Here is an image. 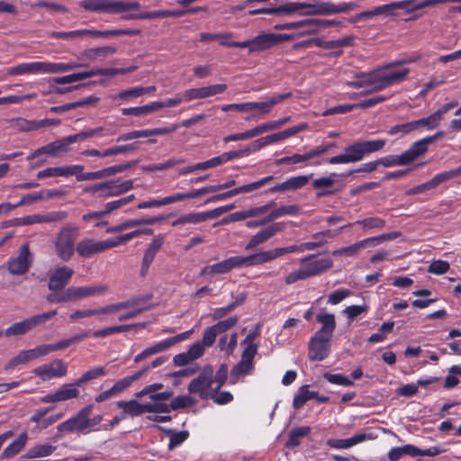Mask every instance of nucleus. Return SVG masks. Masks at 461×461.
<instances>
[{
	"instance_id": "nucleus-1",
	"label": "nucleus",
	"mask_w": 461,
	"mask_h": 461,
	"mask_svg": "<svg viewBox=\"0 0 461 461\" xmlns=\"http://www.w3.org/2000/svg\"><path fill=\"white\" fill-rule=\"evenodd\" d=\"M402 74H385L384 70L376 68L367 73H358L355 75V80L348 82V86L351 87L360 88L370 86L371 88L366 92H362L359 95H366L371 93H376L393 86V82L402 79Z\"/></svg>"
},
{
	"instance_id": "nucleus-2",
	"label": "nucleus",
	"mask_w": 461,
	"mask_h": 461,
	"mask_svg": "<svg viewBox=\"0 0 461 461\" xmlns=\"http://www.w3.org/2000/svg\"><path fill=\"white\" fill-rule=\"evenodd\" d=\"M81 65L74 62L54 63L48 61H36L21 63L7 69V74L15 75H36V74H57L64 73L80 68Z\"/></svg>"
},
{
	"instance_id": "nucleus-3",
	"label": "nucleus",
	"mask_w": 461,
	"mask_h": 461,
	"mask_svg": "<svg viewBox=\"0 0 461 461\" xmlns=\"http://www.w3.org/2000/svg\"><path fill=\"white\" fill-rule=\"evenodd\" d=\"M79 5L86 11L112 14L141 9L140 4L137 1L82 0Z\"/></svg>"
},
{
	"instance_id": "nucleus-4",
	"label": "nucleus",
	"mask_w": 461,
	"mask_h": 461,
	"mask_svg": "<svg viewBox=\"0 0 461 461\" xmlns=\"http://www.w3.org/2000/svg\"><path fill=\"white\" fill-rule=\"evenodd\" d=\"M78 235L79 230L75 225L68 224L59 230L54 241V249L60 260L68 262L73 258Z\"/></svg>"
},
{
	"instance_id": "nucleus-5",
	"label": "nucleus",
	"mask_w": 461,
	"mask_h": 461,
	"mask_svg": "<svg viewBox=\"0 0 461 461\" xmlns=\"http://www.w3.org/2000/svg\"><path fill=\"white\" fill-rule=\"evenodd\" d=\"M213 367L210 365L203 367L200 375L194 378L188 384V392L192 394H197L202 400H207L212 397L213 385Z\"/></svg>"
},
{
	"instance_id": "nucleus-6",
	"label": "nucleus",
	"mask_w": 461,
	"mask_h": 461,
	"mask_svg": "<svg viewBox=\"0 0 461 461\" xmlns=\"http://www.w3.org/2000/svg\"><path fill=\"white\" fill-rule=\"evenodd\" d=\"M93 409V404L85 406L75 416L59 423L57 427L58 431L61 433H88V416H91Z\"/></svg>"
},
{
	"instance_id": "nucleus-7",
	"label": "nucleus",
	"mask_w": 461,
	"mask_h": 461,
	"mask_svg": "<svg viewBox=\"0 0 461 461\" xmlns=\"http://www.w3.org/2000/svg\"><path fill=\"white\" fill-rule=\"evenodd\" d=\"M353 171L343 172L340 174L330 173L328 176H322L312 182L313 189L318 190L317 196L323 197L335 194L343 189V185L337 186L338 178L345 179L351 176Z\"/></svg>"
},
{
	"instance_id": "nucleus-8",
	"label": "nucleus",
	"mask_w": 461,
	"mask_h": 461,
	"mask_svg": "<svg viewBox=\"0 0 461 461\" xmlns=\"http://www.w3.org/2000/svg\"><path fill=\"white\" fill-rule=\"evenodd\" d=\"M285 228V224L283 221L272 222L268 225H266L250 238L245 246V249L252 250L258 246L266 243L277 233L282 232Z\"/></svg>"
},
{
	"instance_id": "nucleus-9",
	"label": "nucleus",
	"mask_w": 461,
	"mask_h": 461,
	"mask_svg": "<svg viewBox=\"0 0 461 461\" xmlns=\"http://www.w3.org/2000/svg\"><path fill=\"white\" fill-rule=\"evenodd\" d=\"M294 39L291 34L281 33H260L252 38L254 52H261L272 49L273 47Z\"/></svg>"
},
{
	"instance_id": "nucleus-10",
	"label": "nucleus",
	"mask_w": 461,
	"mask_h": 461,
	"mask_svg": "<svg viewBox=\"0 0 461 461\" xmlns=\"http://www.w3.org/2000/svg\"><path fill=\"white\" fill-rule=\"evenodd\" d=\"M49 354L50 350L47 344H42L27 350H22L5 364V369L10 370L18 365L26 364Z\"/></svg>"
},
{
	"instance_id": "nucleus-11",
	"label": "nucleus",
	"mask_w": 461,
	"mask_h": 461,
	"mask_svg": "<svg viewBox=\"0 0 461 461\" xmlns=\"http://www.w3.org/2000/svg\"><path fill=\"white\" fill-rule=\"evenodd\" d=\"M67 372L68 366L62 359H55L50 364L41 365L32 370V373L42 381L63 377Z\"/></svg>"
},
{
	"instance_id": "nucleus-12",
	"label": "nucleus",
	"mask_w": 461,
	"mask_h": 461,
	"mask_svg": "<svg viewBox=\"0 0 461 461\" xmlns=\"http://www.w3.org/2000/svg\"><path fill=\"white\" fill-rule=\"evenodd\" d=\"M110 249L112 248L109 239L95 240L91 238H85L77 244V254L85 258H91Z\"/></svg>"
},
{
	"instance_id": "nucleus-13",
	"label": "nucleus",
	"mask_w": 461,
	"mask_h": 461,
	"mask_svg": "<svg viewBox=\"0 0 461 461\" xmlns=\"http://www.w3.org/2000/svg\"><path fill=\"white\" fill-rule=\"evenodd\" d=\"M242 267L241 256H234L221 262L202 268L200 276H212L230 272L232 269Z\"/></svg>"
},
{
	"instance_id": "nucleus-14",
	"label": "nucleus",
	"mask_w": 461,
	"mask_h": 461,
	"mask_svg": "<svg viewBox=\"0 0 461 461\" xmlns=\"http://www.w3.org/2000/svg\"><path fill=\"white\" fill-rule=\"evenodd\" d=\"M116 68H93L88 71H83L78 73L70 74L68 76L54 77L52 81L59 85L71 84L77 81H81L95 76H116Z\"/></svg>"
},
{
	"instance_id": "nucleus-15",
	"label": "nucleus",
	"mask_w": 461,
	"mask_h": 461,
	"mask_svg": "<svg viewBox=\"0 0 461 461\" xmlns=\"http://www.w3.org/2000/svg\"><path fill=\"white\" fill-rule=\"evenodd\" d=\"M74 270L67 266H61L49 273L48 288L51 292L61 291L70 282Z\"/></svg>"
},
{
	"instance_id": "nucleus-16",
	"label": "nucleus",
	"mask_w": 461,
	"mask_h": 461,
	"mask_svg": "<svg viewBox=\"0 0 461 461\" xmlns=\"http://www.w3.org/2000/svg\"><path fill=\"white\" fill-rule=\"evenodd\" d=\"M330 339L315 335L310 339L308 357L312 361H322L330 354Z\"/></svg>"
},
{
	"instance_id": "nucleus-17",
	"label": "nucleus",
	"mask_w": 461,
	"mask_h": 461,
	"mask_svg": "<svg viewBox=\"0 0 461 461\" xmlns=\"http://www.w3.org/2000/svg\"><path fill=\"white\" fill-rule=\"evenodd\" d=\"M256 356V347H246L241 355V360L230 371V378L238 380L240 376L249 374L253 369V360Z\"/></svg>"
},
{
	"instance_id": "nucleus-18",
	"label": "nucleus",
	"mask_w": 461,
	"mask_h": 461,
	"mask_svg": "<svg viewBox=\"0 0 461 461\" xmlns=\"http://www.w3.org/2000/svg\"><path fill=\"white\" fill-rule=\"evenodd\" d=\"M31 263L29 246L24 244L21 247L19 255L9 259L8 270L13 275H23L28 271Z\"/></svg>"
},
{
	"instance_id": "nucleus-19",
	"label": "nucleus",
	"mask_w": 461,
	"mask_h": 461,
	"mask_svg": "<svg viewBox=\"0 0 461 461\" xmlns=\"http://www.w3.org/2000/svg\"><path fill=\"white\" fill-rule=\"evenodd\" d=\"M314 255H309L301 259L308 277L320 275L321 273L330 269L333 266V262L329 258L314 259Z\"/></svg>"
},
{
	"instance_id": "nucleus-20",
	"label": "nucleus",
	"mask_w": 461,
	"mask_h": 461,
	"mask_svg": "<svg viewBox=\"0 0 461 461\" xmlns=\"http://www.w3.org/2000/svg\"><path fill=\"white\" fill-rule=\"evenodd\" d=\"M165 243V237L162 234L157 235L146 249L140 267V276H145L152 264L157 253L160 250Z\"/></svg>"
},
{
	"instance_id": "nucleus-21",
	"label": "nucleus",
	"mask_w": 461,
	"mask_h": 461,
	"mask_svg": "<svg viewBox=\"0 0 461 461\" xmlns=\"http://www.w3.org/2000/svg\"><path fill=\"white\" fill-rule=\"evenodd\" d=\"M365 157L359 142L345 148L344 153L330 158L327 161L329 164H348L360 161Z\"/></svg>"
},
{
	"instance_id": "nucleus-22",
	"label": "nucleus",
	"mask_w": 461,
	"mask_h": 461,
	"mask_svg": "<svg viewBox=\"0 0 461 461\" xmlns=\"http://www.w3.org/2000/svg\"><path fill=\"white\" fill-rule=\"evenodd\" d=\"M68 217L65 211L50 212L46 214H32L17 219L21 225H32L36 223H47L61 221Z\"/></svg>"
},
{
	"instance_id": "nucleus-23",
	"label": "nucleus",
	"mask_w": 461,
	"mask_h": 461,
	"mask_svg": "<svg viewBox=\"0 0 461 461\" xmlns=\"http://www.w3.org/2000/svg\"><path fill=\"white\" fill-rule=\"evenodd\" d=\"M226 89V84H217L199 88H189L185 90V98L189 102L195 99H203L221 94Z\"/></svg>"
},
{
	"instance_id": "nucleus-24",
	"label": "nucleus",
	"mask_w": 461,
	"mask_h": 461,
	"mask_svg": "<svg viewBox=\"0 0 461 461\" xmlns=\"http://www.w3.org/2000/svg\"><path fill=\"white\" fill-rule=\"evenodd\" d=\"M103 193L99 194L100 198L106 199L109 197L119 196L133 188L132 180H111L104 182Z\"/></svg>"
},
{
	"instance_id": "nucleus-25",
	"label": "nucleus",
	"mask_w": 461,
	"mask_h": 461,
	"mask_svg": "<svg viewBox=\"0 0 461 461\" xmlns=\"http://www.w3.org/2000/svg\"><path fill=\"white\" fill-rule=\"evenodd\" d=\"M313 174L291 176L285 181L268 189L269 193L295 191L305 186Z\"/></svg>"
},
{
	"instance_id": "nucleus-26",
	"label": "nucleus",
	"mask_w": 461,
	"mask_h": 461,
	"mask_svg": "<svg viewBox=\"0 0 461 461\" xmlns=\"http://www.w3.org/2000/svg\"><path fill=\"white\" fill-rule=\"evenodd\" d=\"M84 166L82 165H70V166H61L56 167H48L37 173V177L39 179L45 177H55V176H75L77 177V173L84 171Z\"/></svg>"
},
{
	"instance_id": "nucleus-27",
	"label": "nucleus",
	"mask_w": 461,
	"mask_h": 461,
	"mask_svg": "<svg viewBox=\"0 0 461 461\" xmlns=\"http://www.w3.org/2000/svg\"><path fill=\"white\" fill-rule=\"evenodd\" d=\"M315 399L318 402L323 403L329 401V397L319 395L315 391H310L309 385L301 386L294 397L293 406L294 409H301L306 402Z\"/></svg>"
},
{
	"instance_id": "nucleus-28",
	"label": "nucleus",
	"mask_w": 461,
	"mask_h": 461,
	"mask_svg": "<svg viewBox=\"0 0 461 461\" xmlns=\"http://www.w3.org/2000/svg\"><path fill=\"white\" fill-rule=\"evenodd\" d=\"M106 291V285L68 287L71 302H76L84 298L102 294H104Z\"/></svg>"
},
{
	"instance_id": "nucleus-29",
	"label": "nucleus",
	"mask_w": 461,
	"mask_h": 461,
	"mask_svg": "<svg viewBox=\"0 0 461 461\" xmlns=\"http://www.w3.org/2000/svg\"><path fill=\"white\" fill-rule=\"evenodd\" d=\"M117 52L113 46H102L85 50L80 54V59L88 61L104 60Z\"/></svg>"
},
{
	"instance_id": "nucleus-30",
	"label": "nucleus",
	"mask_w": 461,
	"mask_h": 461,
	"mask_svg": "<svg viewBox=\"0 0 461 461\" xmlns=\"http://www.w3.org/2000/svg\"><path fill=\"white\" fill-rule=\"evenodd\" d=\"M316 321L321 324V328L315 332V335L331 339L332 334L336 329L334 314L321 312L317 314Z\"/></svg>"
},
{
	"instance_id": "nucleus-31",
	"label": "nucleus",
	"mask_w": 461,
	"mask_h": 461,
	"mask_svg": "<svg viewBox=\"0 0 461 461\" xmlns=\"http://www.w3.org/2000/svg\"><path fill=\"white\" fill-rule=\"evenodd\" d=\"M163 384L160 383L152 384L145 386L142 390L138 392L135 395L136 397H141L144 395H149L150 400H169L173 396L172 391H165L158 393L160 389L163 388Z\"/></svg>"
},
{
	"instance_id": "nucleus-32",
	"label": "nucleus",
	"mask_w": 461,
	"mask_h": 461,
	"mask_svg": "<svg viewBox=\"0 0 461 461\" xmlns=\"http://www.w3.org/2000/svg\"><path fill=\"white\" fill-rule=\"evenodd\" d=\"M371 437L366 433L356 434L349 438L344 439H329L327 441V445L332 448L336 449H346L349 448L355 445L362 443L367 439H370Z\"/></svg>"
},
{
	"instance_id": "nucleus-33",
	"label": "nucleus",
	"mask_w": 461,
	"mask_h": 461,
	"mask_svg": "<svg viewBox=\"0 0 461 461\" xmlns=\"http://www.w3.org/2000/svg\"><path fill=\"white\" fill-rule=\"evenodd\" d=\"M116 405L122 410L125 418L140 416L147 412L146 403H140L136 400L120 401Z\"/></svg>"
},
{
	"instance_id": "nucleus-34",
	"label": "nucleus",
	"mask_w": 461,
	"mask_h": 461,
	"mask_svg": "<svg viewBox=\"0 0 461 461\" xmlns=\"http://www.w3.org/2000/svg\"><path fill=\"white\" fill-rule=\"evenodd\" d=\"M158 429L169 438V443L167 445L169 451L180 447L185 440H187L190 435L187 430L177 431L174 429H167L164 427H158Z\"/></svg>"
},
{
	"instance_id": "nucleus-35",
	"label": "nucleus",
	"mask_w": 461,
	"mask_h": 461,
	"mask_svg": "<svg viewBox=\"0 0 461 461\" xmlns=\"http://www.w3.org/2000/svg\"><path fill=\"white\" fill-rule=\"evenodd\" d=\"M28 434L22 432L19 437L10 443L1 453L2 459H9L16 456L26 445L28 441Z\"/></svg>"
},
{
	"instance_id": "nucleus-36",
	"label": "nucleus",
	"mask_w": 461,
	"mask_h": 461,
	"mask_svg": "<svg viewBox=\"0 0 461 461\" xmlns=\"http://www.w3.org/2000/svg\"><path fill=\"white\" fill-rule=\"evenodd\" d=\"M149 370V366H144L140 371L125 376L122 378L121 380L114 383V384L112 386V389L115 395L119 394L120 393L123 392L125 389L130 387L131 384L137 380H139L140 377L145 375Z\"/></svg>"
},
{
	"instance_id": "nucleus-37",
	"label": "nucleus",
	"mask_w": 461,
	"mask_h": 461,
	"mask_svg": "<svg viewBox=\"0 0 461 461\" xmlns=\"http://www.w3.org/2000/svg\"><path fill=\"white\" fill-rule=\"evenodd\" d=\"M307 128V124L302 123L296 126H293L291 128L285 129L283 131H279L276 133H273L267 136H265L267 145H270L276 142L283 141L303 131H304Z\"/></svg>"
},
{
	"instance_id": "nucleus-38",
	"label": "nucleus",
	"mask_w": 461,
	"mask_h": 461,
	"mask_svg": "<svg viewBox=\"0 0 461 461\" xmlns=\"http://www.w3.org/2000/svg\"><path fill=\"white\" fill-rule=\"evenodd\" d=\"M412 61H413V59H397V60L389 62L382 67H379L376 69L384 70V72L385 74H397V75L402 74V75H403V77L402 79H399V80L393 82V85H395V84H399V83L404 81L408 77V75L410 74V69L409 68H402L399 70H393V68L397 66H402V65L411 63Z\"/></svg>"
},
{
	"instance_id": "nucleus-39",
	"label": "nucleus",
	"mask_w": 461,
	"mask_h": 461,
	"mask_svg": "<svg viewBox=\"0 0 461 461\" xmlns=\"http://www.w3.org/2000/svg\"><path fill=\"white\" fill-rule=\"evenodd\" d=\"M429 144V142L426 138L414 142L405 152L402 153L406 163L409 164L420 156L425 154L428 150Z\"/></svg>"
},
{
	"instance_id": "nucleus-40",
	"label": "nucleus",
	"mask_w": 461,
	"mask_h": 461,
	"mask_svg": "<svg viewBox=\"0 0 461 461\" xmlns=\"http://www.w3.org/2000/svg\"><path fill=\"white\" fill-rule=\"evenodd\" d=\"M301 15H330V2H318L315 4L301 3Z\"/></svg>"
},
{
	"instance_id": "nucleus-41",
	"label": "nucleus",
	"mask_w": 461,
	"mask_h": 461,
	"mask_svg": "<svg viewBox=\"0 0 461 461\" xmlns=\"http://www.w3.org/2000/svg\"><path fill=\"white\" fill-rule=\"evenodd\" d=\"M140 34V30L134 29H114L106 31L90 30L87 29V37H118V36H132Z\"/></svg>"
},
{
	"instance_id": "nucleus-42",
	"label": "nucleus",
	"mask_w": 461,
	"mask_h": 461,
	"mask_svg": "<svg viewBox=\"0 0 461 461\" xmlns=\"http://www.w3.org/2000/svg\"><path fill=\"white\" fill-rule=\"evenodd\" d=\"M246 112H254L255 113L251 117H248L247 120L254 118H262L272 112V109L267 101L262 102H246Z\"/></svg>"
},
{
	"instance_id": "nucleus-43",
	"label": "nucleus",
	"mask_w": 461,
	"mask_h": 461,
	"mask_svg": "<svg viewBox=\"0 0 461 461\" xmlns=\"http://www.w3.org/2000/svg\"><path fill=\"white\" fill-rule=\"evenodd\" d=\"M89 335H90V331H86V332H83V333H79V334L74 335L71 338L62 339V340H60L59 342H56L54 344H47L48 348H49V350H50V353L54 352V351H58V350L65 349V348L70 347L71 345H73V344H75L77 342L81 341L82 339H84L85 338L88 337Z\"/></svg>"
},
{
	"instance_id": "nucleus-44",
	"label": "nucleus",
	"mask_w": 461,
	"mask_h": 461,
	"mask_svg": "<svg viewBox=\"0 0 461 461\" xmlns=\"http://www.w3.org/2000/svg\"><path fill=\"white\" fill-rule=\"evenodd\" d=\"M301 212L300 206L296 204L290 205H281L278 208L273 210L268 215L267 220L273 221L280 217L290 215L295 216L298 215Z\"/></svg>"
},
{
	"instance_id": "nucleus-45",
	"label": "nucleus",
	"mask_w": 461,
	"mask_h": 461,
	"mask_svg": "<svg viewBox=\"0 0 461 461\" xmlns=\"http://www.w3.org/2000/svg\"><path fill=\"white\" fill-rule=\"evenodd\" d=\"M442 121V117L436 111L428 117L421 118L414 121L416 130L426 129L428 131H431L439 126Z\"/></svg>"
},
{
	"instance_id": "nucleus-46",
	"label": "nucleus",
	"mask_w": 461,
	"mask_h": 461,
	"mask_svg": "<svg viewBox=\"0 0 461 461\" xmlns=\"http://www.w3.org/2000/svg\"><path fill=\"white\" fill-rule=\"evenodd\" d=\"M366 246H369V243L367 239H365L348 247L336 249L332 252V255L335 257H353L357 255L361 249H365Z\"/></svg>"
},
{
	"instance_id": "nucleus-47",
	"label": "nucleus",
	"mask_w": 461,
	"mask_h": 461,
	"mask_svg": "<svg viewBox=\"0 0 461 461\" xmlns=\"http://www.w3.org/2000/svg\"><path fill=\"white\" fill-rule=\"evenodd\" d=\"M305 29L302 34H312L310 32L312 29V19H304L298 22L285 23L275 25L276 30H295Z\"/></svg>"
},
{
	"instance_id": "nucleus-48",
	"label": "nucleus",
	"mask_w": 461,
	"mask_h": 461,
	"mask_svg": "<svg viewBox=\"0 0 461 461\" xmlns=\"http://www.w3.org/2000/svg\"><path fill=\"white\" fill-rule=\"evenodd\" d=\"M352 225H359L364 230H382L385 226V221L379 217H369L348 224L349 227Z\"/></svg>"
},
{
	"instance_id": "nucleus-49",
	"label": "nucleus",
	"mask_w": 461,
	"mask_h": 461,
	"mask_svg": "<svg viewBox=\"0 0 461 461\" xmlns=\"http://www.w3.org/2000/svg\"><path fill=\"white\" fill-rule=\"evenodd\" d=\"M273 180H274L273 176H265L256 182H252L250 184L243 185L239 187L233 188V189H231V192L233 194V196L242 194V193H249V192H252L256 189H258V188L264 186L265 185L270 183Z\"/></svg>"
},
{
	"instance_id": "nucleus-50",
	"label": "nucleus",
	"mask_w": 461,
	"mask_h": 461,
	"mask_svg": "<svg viewBox=\"0 0 461 461\" xmlns=\"http://www.w3.org/2000/svg\"><path fill=\"white\" fill-rule=\"evenodd\" d=\"M77 387L78 386L75 384V382L63 384L56 391L59 402L77 398L79 396V390Z\"/></svg>"
},
{
	"instance_id": "nucleus-51",
	"label": "nucleus",
	"mask_w": 461,
	"mask_h": 461,
	"mask_svg": "<svg viewBox=\"0 0 461 461\" xmlns=\"http://www.w3.org/2000/svg\"><path fill=\"white\" fill-rule=\"evenodd\" d=\"M55 450V446H51L49 444H38L31 447L27 451L25 456L28 458L45 457L50 456Z\"/></svg>"
},
{
	"instance_id": "nucleus-52",
	"label": "nucleus",
	"mask_w": 461,
	"mask_h": 461,
	"mask_svg": "<svg viewBox=\"0 0 461 461\" xmlns=\"http://www.w3.org/2000/svg\"><path fill=\"white\" fill-rule=\"evenodd\" d=\"M31 331L28 321L26 319H23L21 321H17L10 325L7 329L3 331L6 337H18L23 336L26 333Z\"/></svg>"
},
{
	"instance_id": "nucleus-53",
	"label": "nucleus",
	"mask_w": 461,
	"mask_h": 461,
	"mask_svg": "<svg viewBox=\"0 0 461 461\" xmlns=\"http://www.w3.org/2000/svg\"><path fill=\"white\" fill-rule=\"evenodd\" d=\"M460 176H461V166L456 168L439 173V174L436 175L429 182L431 185V188L433 189V188L437 187L438 185H440L446 181H448L452 178Z\"/></svg>"
},
{
	"instance_id": "nucleus-54",
	"label": "nucleus",
	"mask_w": 461,
	"mask_h": 461,
	"mask_svg": "<svg viewBox=\"0 0 461 461\" xmlns=\"http://www.w3.org/2000/svg\"><path fill=\"white\" fill-rule=\"evenodd\" d=\"M48 36L54 39L73 40L87 37V29H79L70 32H50Z\"/></svg>"
},
{
	"instance_id": "nucleus-55",
	"label": "nucleus",
	"mask_w": 461,
	"mask_h": 461,
	"mask_svg": "<svg viewBox=\"0 0 461 461\" xmlns=\"http://www.w3.org/2000/svg\"><path fill=\"white\" fill-rule=\"evenodd\" d=\"M106 374L104 367L95 366L86 372H85L79 378L75 381V384L81 386L95 378L103 376Z\"/></svg>"
},
{
	"instance_id": "nucleus-56",
	"label": "nucleus",
	"mask_w": 461,
	"mask_h": 461,
	"mask_svg": "<svg viewBox=\"0 0 461 461\" xmlns=\"http://www.w3.org/2000/svg\"><path fill=\"white\" fill-rule=\"evenodd\" d=\"M167 17V10H158L148 13H132L122 16L124 20L157 19Z\"/></svg>"
},
{
	"instance_id": "nucleus-57",
	"label": "nucleus",
	"mask_w": 461,
	"mask_h": 461,
	"mask_svg": "<svg viewBox=\"0 0 461 461\" xmlns=\"http://www.w3.org/2000/svg\"><path fill=\"white\" fill-rule=\"evenodd\" d=\"M218 167L215 157L203 162L194 164L193 166H187L179 170V175H187L198 170H207L209 168Z\"/></svg>"
},
{
	"instance_id": "nucleus-58",
	"label": "nucleus",
	"mask_w": 461,
	"mask_h": 461,
	"mask_svg": "<svg viewBox=\"0 0 461 461\" xmlns=\"http://www.w3.org/2000/svg\"><path fill=\"white\" fill-rule=\"evenodd\" d=\"M56 314H57V311L51 310V311H49L46 312H42V313L26 318L29 327H30V330H32V329L46 323L51 318L56 316Z\"/></svg>"
},
{
	"instance_id": "nucleus-59",
	"label": "nucleus",
	"mask_w": 461,
	"mask_h": 461,
	"mask_svg": "<svg viewBox=\"0 0 461 461\" xmlns=\"http://www.w3.org/2000/svg\"><path fill=\"white\" fill-rule=\"evenodd\" d=\"M184 162L185 160L182 158H170L163 163L144 166L142 167V170L145 172L163 171Z\"/></svg>"
},
{
	"instance_id": "nucleus-60",
	"label": "nucleus",
	"mask_w": 461,
	"mask_h": 461,
	"mask_svg": "<svg viewBox=\"0 0 461 461\" xmlns=\"http://www.w3.org/2000/svg\"><path fill=\"white\" fill-rule=\"evenodd\" d=\"M301 2H290L285 5H282L278 7H273L274 14L280 15H293L294 14H298L301 15Z\"/></svg>"
},
{
	"instance_id": "nucleus-61",
	"label": "nucleus",
	"mask_w": 461,
	"mask_h": 461,
	"mask_svg": "<svg viewBox=\"0 0 461 461\" xmlns=\"http://www.w3.org/2000/svg\"><path fill=\"white\" fill-rule=\"evenodd\" d=\"M142 299L140 298H134L131 299L125 302L112 303L104 306L105 314H113L116 313L122 310L135 306L139 304Z\"/></svg>"
},
{
	"instance_id": "nucleus-62",
	"label": "nucleus",
	"mask_w": 461,
	"mask_h": 461,
	"mask_svg": "<svg viewBox=\"0 0 461 461\" xmlns=\"http://www.w3.org/2000/svg\"><path fill=\"white\" fill-rule=\"evenodd\" d=\"M267 262L269 261L266 250L247 257L241 256L242 267L255 265H262Z\"/></svg>"
},
{
	"instance_id": "nucleus-63",
	"label": "nucleus",
	"mask_w": 461,
	"mask_h": 461,
	"mask_svg": "<svg viewBox=\"0 0 461 461\" xmlns=\"http://www.w3.org/2000/svg\"><path fill=\"white\" fill-rule=\"evenodd\" d=\"M167 349V348L164 341L161 340V341L158 342L157 344H155V345H153V346H151L149 348H147L146 349L141 351L140 354H138L134 357V362L135 363H139V362L142 361L143 359L147 358L148 357H149L151 355L163 352V351H165Z\"/></svg>"
},
{
	"instance_id": "nucleus-64",
	"label": "nucleus",
	"mask_w": 461,
	"mask_h": 461,
	"mask_svg": "<svg viewBox=\"0 0 461 461\" xmlns=\"http://www.w3.org/2000/svg\"><path fill=\"white\" fill-rule=\"evenodd\" d=\"M359 143H360L362 150L366 156V154H370V153H374V152L381 150L384 147L386 140H383V139H377V140L360 141Z\"/></svg>"
}]
</instances>
